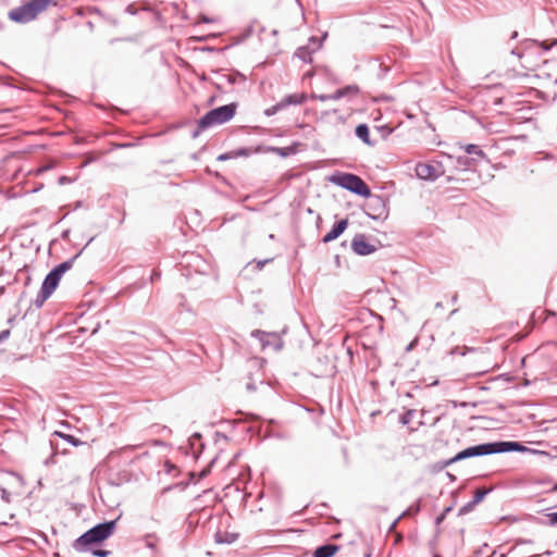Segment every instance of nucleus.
<instances>
[{"label":"nucleus","mask_w":557,"mask_h":557,"mask_svg":"<svg viewBox=\"0 0 557 557\" xmlns=\"http://www.w3.org/2000/svg\"><path fill=\"white\" fill-rule=\"evenodd\" d=\"M115 529V521L95 525L73 542V548L78 553L92 550L97 545L110 537Z\"/></svg>","instance_id":"1"},{"label":"nucleus","mask_w":557,"mask_h":557,"mask_svg":"<svg viewBox=\"0 0 557 557\" xmlns=\"http://www.w3.org/2000/svg\"><path fill=\"white\" fill-rule=\"evenodd\" d=\"M57 0H29L21 7L9 12V18L13 22L25 24L34 21L39 14L50 7H55Z\"/></svg>","instance_id":"2"},{"label":"nucleus","mask_w":557,"mask_h":557,"mask_svg":"<svg viewBox=\"0 0 557 557\" xmlns=\"http://www.w3.org/2000/svg\"><path fill=\"white\" fill-rule=\"evenodd\" d=\"M521 451L524 450V447L516 442H497L490 444H481L478 446L469 447L460 453H458L451 461L461 460L469 457L481 456V455H490L496 453L504 451Z\"/></svg>","instance_id":"3"},{"label":"nucleus","mask_w":557,"mask_h":557,"mask_svg":"<svg viewBox=\"0 0 557 557\" xmlns=\"http://www.w3.org/2000/svg\"><path fill=\"white\" fill-rule=\"evenodd\" d=\"M237 104L230 103L219 108H215L209 111L206 115H203L199 122L198 127L200 129H206L208 127L223 124L230 120H232L236 113Z\"/></svg>","instance_id":"4"},{"label":"nucleus","mask_w":557,"mask_h":557,"mask_svg":"<svg viewBox=\"0 0 557 557\" xmlns=\"http://www.w3.org/2000/svg\"><path fill=\"white\" fill-rule=\"evenodd\" d=\"M72 268V261H65L54 268L45 278L37 301L44 304L58 287L62 275Z\"/></svg>","instance_id":"5"},{"label":"nucleus","mask_w":557,"mask_h":557,"mask_svg":"<svg viewBox=\"0 0 557 557\" xmlns=\"http://www.w3.org/2000/svg\"><path fill=\"white\" fill-rule=\"evenodd\" d=\"M252 343L250 347L252 349H259L264 351L267 349L280 350L283 346L281 336L277 333H267L263 331H253L251 333Z\"/></svg>","instance_id":"6"},{"label":"nucleus","mask_w":557,"mask_h":557,"mask_svg":"<svg viewBox=\"0 0 557 557\" xmlns=\"http://www.w3.org/2000/svg\"><path fill=\"white\" fill-rule=\"evenodd\" d=\"M333 182L337 185L354 191L360 196L368 197L370 189L366 183L357 175L343 173L333 177Z\"/></svg>","instance_id":"7"},{"label":"nucleus","mask_w":557,"mask_h":557,"mask_svg":"<svg viewBox=\"0 0 557 557\" xmlns=\"http://www.w3.org/2000/svg\"><path fill=\"white\" fill-rule=\"evenodd\" d=\"M441 168L437 162H420L416 165V173L422 180H434L442 174Z\"/></svg>","instance_id":"8"},{"label":"nucleus","mask_w":557,"mask_h":557,"mask_svg":"<svg viewBox=\"0 0 557 557\" xmlns=\"http://www.w3.org/2000/svg\"><path fill=\"white\" fill-rule=\"evenodd\" d=\"M359 92L360 89L357 85H349L344 88L337 89L334 94L313 96V98L320 101L338 100L341 98L351 99L357 97Z\"/></svg>","instance_id":"9"},{"label":"nucleus","mask_w":557,"mask_h":557,"mask_svg":"<svg viewBox=\"0 0 557 557\" xmlns=\"http://www.w3.org/2000/svg\"><path fill=\"white\" fill-rule=\"evenodd\" d=\"M351 248L358 255H369L375 250V247L367 242L364 235H356L351 242Z\"/></svg>","instance_id":"10"},{"label":"nucleus","mask_w":557,"mask_h":557,"mask_svg":"<svg viewBox=\"0 0 557 557\" xmlns=\"http://www.w3.org/2000/svg\"><path fill=\"white\" fill-rule=\"evenodd\" d=\"M264 363L265 360L262 358H251L247 364L249 375L255 376L256 381L260 383L263 381Z\"/></svg>","instance_id":"11"},{"label":"nucleus","mask_w":557,"mask_h":557,"mask_svg":"<svg viewBox=\"0 0 557 557\" xmlns=\"http://www.w3.org/2000/svg\"><path fill=\"white\" fill-rule=\"evenodd\" d=\"M347 225H348L347 220H342L338 223H336L332 227V230L327 234L324 235L323 242L330 243V242L336 239L346 230Z\"/></svg>","instance_id":"12"},{"label":"nucleus","mask_w":557,"mask_h":557,"mask_svg":"<svg viewBox=\"0 0 557 557\" xmlns=\"http://www.w3.org/2000/svg\"><path fill=\"white\" fill-rule=\"evenodd\" d=\"M306 100H307V95L305 92H296V94H292V95L284 97L281 100V106H283V108H286L288 106L301 104Z\"/></svg>","instance_id":"13"},{"label":"nucleus","mask_w":557,"mask_h":557,"mask_svg":"<svg viewBox=\"0 0 557 557\" xmlns=\"http://www.w3.org/2000/svg\"><path fill=\"white\" fill-rule=\"evenodd\" d=\"M338 549L339 547L334 544L323 545L314 550L313 557H333Z\"/></svg>","instance_id":"14"},{"label":"nucleus","mask_w":557,"mask_h":557,"mask_svg":"<svg viewBox=\"0 0 557 557\" xmlns=\"http://www.w3.org/2000/svg\"><path fill=\"white\" fill-rule=\"evenodd\" d=\"M356 135L363 140L366 144H370L369 140V128L366 124H360L356 128Z\"/></svg>","instance_id":"15"},{"label":"nucleus","mask_w":557,"mask_h":557,"mask_svg":"<svg viewBox=\"0 0 557 557\" xmlns=\"http://www.w3.org/2000/svg\"><path fill=\"white\" fill-rule=\"evenodd\" d=\"M466 152L468 154H475V156H479L481 158H485L486 157V154L476 145H468L466 147Z\"/></svg>","instance_id":"16"},{"label":"nucleus","mask_w":557,"mask_h":557,"mask_svg":"<svg viewBox=\"0 0 557 557\" xmlns=\"http://www.w3.org/2000/svg\"><path fill=\"white\" fill-rule=\"evenodd\" d=\"M55 434L58 436L64 438L65 441H67L69 443H71L74 446H78V445L82 444V441H79L78 438L74 437L73 435L64 434V433H61V432H55Z\"/></svg>","instance_id":"17"},{"label":"nucleus","mask_w":557,"mask_h":557,"mask_svg":"<svg viewBox=\"0 0 557 557\" xmlns=\"http://www.w3.org/2000/svg\"><path fill=\"white\" fill-rule=\"evenodd\" d=\"M282 109H284V108H283V106H281V101H280L278 103H276V104H274V106H272V107L268 108V109L264 111V113H265L267 115H269V116H270V115L275 114L276 112H278V111H280V110H282Z\"/></svg>","instance_id":"18"},{"label":"nucleus","mask_w":557,"mask_h":557,"mask_svg":"<svg viewBox=\"0 0 557 557\" xmlns=\"http://www.w3.org/2000/svg\"><path fill=\"white\" fill-rule=\"evenodd\" d=\"M539 46L545 51L549 50L552 47L557 46V39H553L552 41L543 40L539 44Z\"/></svg>","instance_id":"19"},{"label":"nucleus","mask_w":557,"mask_h":557,"mask_svg":"<svg viewBox=\"0 0 557 557\" xmlns=\"http://www.w3.org/2000/svg\"><path fill=\"white\" fill-rule=\"evenodd\" d=\"M90 553H92L94 556H97V557H108L110 552L109 550H106V549H96V548H92V550H89Z\"/></svg>","instance_id":"20"},{"label":"nucleus","mask_w":557,"mask_h":557,"mask_svg":"<svg viewBox=\"0 0 557 557\" xmlns=\"http://www.w3.org/2000/svg\"><path fill=\"white\" fill-rule=\"evenodd\" d=\"M487 492L485 490H476L474 494V502L479 503L483 499Z\"/></svg>","instance_id":"21"},{"label":"nucleus","mask_w":557,"mask_h":557,"mask_svg":"<svg viewBox=\"0 0 557 557\" xmlns=\"http://www.w3.org/2000/svg\"><path fill=\"white\" fill-rule=\"evenodd\" d=\"M403 541V536L399 533H394V544H399Z\"/></svg>","instance_id":"22"},{"label":"nucleus","mask_w":557,"mask_h":557,"mask_svg":"<svg viewBox=\"0 0 557 557\" xmlns=\"http://www.w3.org/2000/svg\"><path fill=\"white\" fill-rule=\"evenodd\" d=\"M9 334H10V331H9V330L2 331V332L0 333V339H2V338H7V337L9 336Z\"/></svg>","instance_id":"23"},{"label":"nucleus","mask_w":557,"mask_h":557,"mask_svg":"<svg viewBox=\"0 0 557 557\" xmlns=\"http://www.w3.org/2000/svg\"><path fill=\"white\" fill-rule=\"evenodd\" d=\"M550 520L553 522H557V512H554V513L550 515Z\"/></svg>","instance_id":"24"},{"label":"nucleus","mask_w":557,"mask_h":557,"mask_svg":"<svg viewBox=\"0 0 557 557\" xmlns=\"http://www.w3.org/2000/svg\"><path fill=\"white\" fill-rule=\"evenodd\" d=\"M395 524H396V522H394V523L392 524V527H391V528H389V530H388V533L394 532Z\"/></svg>","instance_id":"25"},{"label":"nucleus","mask_w":557,"mask_h":557,"mask_svg":"<svg viewBox=\"0 0 557 557\" xmlns=\"http://www.w3.org/2000/svg\"><path fill=\"white\" fill-rule=\"evenodd\" d=\"M247 387L248 388H255V386L252 384H250V383L247 385Z\"/></svg>","instance_id":"26"},{"label":"nucleus","mask_w":557,"mask_h":557,"mask_svg":"<svg viewBox=\"0 0 557 557\" xmlns=\"http://www.w3.org/2000/svg\"><path fill=\"white\" fill-rule=\"evenodd\" d=\"M377 413H379V411H374V412H372L371 416L373 417V416H376Z\"/></svg>","instance_id":"27"},{"label":"nucleus","mask_w":557,"mask_h":557,"mask_svg":"<svg viewBox=\"0 0 557 557\" xmlns=\"http://www.w3.org/2000/svg\"><path fill=\"white\" fill-rule=\"evenodd\" d=\"M553 491H557V484L553 487Z\"/></svg>","instance_id":"28"}]
</instances>
